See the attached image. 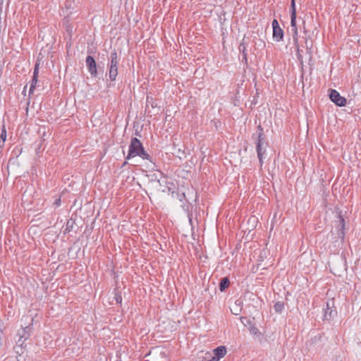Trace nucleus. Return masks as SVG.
<instances>
[{
  "label": "nucleus",
  "instance_id": "nucleus-27",
  "mask_svg": "<svg viewBox=\"0 0 361 361\" xmlns=\"http://www.w3.org/2000/svg\"><path fill=\"white\" fill-rule=\"evenodd\" d=\"M219 360L216 359V357L214 355V356L209 361H219Z\"/></svg>",
  "mask_w": 361,
  "mask_h": 361
},
{
  "label": "nucleus",
  "instance_id": "nucleus-3",
  "mask_svg": "<svg viewBox=\"0 0 361 361\" xmlns=\"http://www.w3.org/2000/svg\"><path fill=\"white\" fill-rule=\"evenodd\" d=\"M119 56L117 51L114 49L110 55V61L109 63V76L111 81H115L118 75V64Z\"/></svg>",
  "mask_w": 361,
  "mask_h": 361
},
{
  "label": "nucleus",
  "instance_id": "nucleus-14",
  "mask_svg": "<svg viewBox=\"0 0 361 361\" xmlns=\"http://www.w3.org/2000/svg\"><path fill=\"white\" fill-rule=\"evenodd\" d=\"M337 314V312L336 310L333 308H326L324 310V317L326 320H330L334 318Z\"/></svg>",
  "mask_w": 361,
  "mask_h": 361
},
{
  "label": "nucleus",
  "instance_id": "nucleus-12",
  "mask_svg": "<svg viewBox=\"0 0 361 361\" xmlns=\"http://www.w3.org/2000/svg\"><path fill=\"white\" fill-rule=\"evenodd\" d=\"M273 38L276 42H281L283 39V30L281 28L273 30Z\"/></svg>",
  "mask_w": 361,
  "mask_h": 361
},
{
  "label": "nucleus",
  "instance_id": "nucleus-1",
  "mask_svg": "<svg viewBox=\"0 0 361 361\" xmlns=\"http://www.w3.org/2000/svg\"><path fill=\"white\" fill-rule=\"evenodd\" d=\"M137 156L142 159H147L152 162L151 156L145 150L140 140L137 137H132L129 145L128 153L126 159H130Z\"/></svg>",
  "mask_w": 361,
  "mask_h": 361
},
{
  "label": "nucleus",
  "instance_id": "nucleus-7",
  "mask_svg": "<svg viewBox=\"0 0 361 361\" xmlns=\"http://www.w3.org/2000/svg\"><path fill=\"white\" fill-rule=\"evenodd\" d=\"M33 319H32V323L28 326L21 328L18 330L17 336H18V339H23L24 341H27L30 338L32 334V326Z\"/></svg>",
  "mask_w": 361,
  "mask_h": 361
},
{
  "label": "nucleus",
  "instance_id": "nucleus-31",
  "mask_svg": "<svg viewBox=\"0 0 361 361\" xmlns=\"http://www.w3.org/2000/svg\"><path fill=\"white\" fill-rule=\"evenodd\" d=\"M4 146V143L1 142V140H0V149L3 148Z\"/></svg>",
  "mask_w": 361,
  "mask_h": 361
},
{
  "label": "nucleus",
  "instance_id": "nucleus-5",
  "mask_svg": "<svg viewBox=\"0 0 361 361\" xmlns=\"http://www.w3.org/2000/svg\"><path fill=\"white\" fill-rule=\"evenodd\" d=\"M329 98L331 102L338 106H344L346 104V99L341 97L339 92L336 90H331L329 92Z\"/></svg>",
  "mask_w": 361,
  "mask_h": 361
},
{
  "label": "nucleus",
  "instance_id": "nucleus-6",
  "mask_svg": "<svg viewBox=\"0 0 361 361\" xmlns=\"http://www.w3.org/2000/svg\"><path fill=\"white\" fill-rule=\"evenodd\" d=\"M86 66L87 68V70L91 75L92 77H97V63L94 60V59L92 56L88 55L86 57L85 59Z\"/></svg>",
  "mask_w": 361,
  "mask_h": 361
},
{
  "label": "nucleus",
  "instance_id": "nucleus-16",
  "mask_svg": "<svg viewBox=\"0 0 361 361\" xmlns=\"http://www.w3.org/2000/svg\"><path fill=\"white\" fill-rule=\"evenodd\" d=\"M75 221L72 219L68 220L64 230V233H70L73 229Z\"/></svg>",
  "mask_w": 361,
  "mask_h": 361
},
{
  "label": "nucleus",
  "instance_id": "nucleus-29",
  "mask_svg": "<svg viewBox=\"0 0 361 361\" xmlns=\"http://www.w3.org/2000/svg\"><path fill=\"white\" fill-rule=\"evenodd\" d=\"M302 24H303V31H304V33L306 34L307 33V30H306L305 26V22L304 20L302 21Z\"/></svg>",
  "mask_w": 361,
  "mask_h": 361
},
{
  "label": "nucleus",
  "instance_id": "nucleus-28",
  "mask_svg": "<svg viewBox=\"0 0 361 361\" xmlns=\"http://www.w3.org/2000/svg\"><path fill=\"white\" fill-rule=\"evenodd\" d=\"M2 335H3V332L0 329V346L1 345L2 343H1V340H2Z\"/></svg>",
  "mask_w": 361,
  "mask_h": 361
},
{
  "label": "nucleus",
  "instance_id": "nucleus-11",
  "mask_svg": "<svg viewBox=\"0 0 361 361\" xmlns=\"http://www.w3.org/2000/svg\"><path fill=\"white\" fill-rule=\"evenodd\" d=\"M213 353L216 359L220 360L226 354V348L224 345L218 346L213 350Z\"/></svg>",
  "mask_w": 361,
  "mask_h": 361
},
{
  "label": "nucleus",
  "instance_id": "nucleus-19",
  "mask_svg": "<svg viewBox=\"0 0 361 361\" xmlns=\"http://www.w3.org/2000/svg\"><path fill=\"white\" fill-rule=\"evenodd\" d=\"M6 140V130L5 128V126H3V128L1 129V132L0 133V140H1V142L5 143Z\"/></svg>",
  "mask_w": 361,
  "mask_h": 361
},
{
  "label": "nucleus",
  "instance_id": "nucleus-26",
  "mask_svg": "<svg viewBox=\"0 0 361 361\" xmlns=\"http://www.w3.org/2000/svg\"><path fill=\"white\" fill-rule=\"evenodd\" d=\"M257 331H258V329H257V328H256V327H254V328H252V329H251V332H252V334H256L257 333Z\"/></svg>",
  "mask_w": 361,
  "mask_h": 361
},
{
  "label": "nucleus",
  "instance_id": "nucleus-21",
  "mask_svg": "<svg viewBox=\"0 0 361 361\" xmlns=\"http://www.w3.org/2000/svg\"><path fill=\"white\" fill-rule=\"evenodd\" d=\"M310 38V37H305V45H306V48H307V52L309 53L310 54H311V49H312V44L310 43L309 44L308 42V39Z\"/></svg>",
  "mask_w": 361,
  "mask_h": 361
},
{
  "label": "nucleus",
  "instance_id": "nucleus-4",
  "mask_svg": "<svg viewBox=\"0 0 361 361\" xmlns=\"http://www.w3.org/2000/svg\"><path fill=\"white\" fill-rule=\"evenodd\" d=\"M290 27H291V31L293 32L292 37H293V44H296V45H297L299 37H298V26H297V23H296V8H295V0H291V4H290Z\"/></svg>",
  "mask_w": 361,
  "mask_h": 361
},
{
  "label": "nucleus",
  "instance_id": "nucleus-9",
  "mask_svg": "<svg viewBox=\"0 0 361 361\" xmlns=\"http://www.w3.org/2000/svg\"><path fill=\"white\" fill-rule=\"evenodd\" d=\"M39 63L37 61L35 63V68H34L32 80L31 85L30 87V93H32L33 92V90L35 87V85L37 82V77H38V73H39Z\"/></svg>",
  "mask_w": 361,
  "mask_h": 361
},
{
  "label": "nucleus",
  "instance_id": "nucleus-2",
  "mask_svg": "<svg viewBox=\"0 0 361 361\" xmlns=\"http://www.w3.org/2000/svg\"><path fill=\"white\" fill-rule=\"evenodd\" d=\"M252 138L256 139L255 144L257 157L259 159L260 166H262L264 154H265L267 147L268 146V142L266 141L264 129L261 125L257 126L256 133L252 135Z\"/></svg>",
  "mask_w": 361,
  "mask_h": 361
},
{
  "label": "nucleus",
  "instance_id": "nucleus-22",
  "mask_svg": "<svg viewBox=\"0 0 361 361\" xmlns=\"http://www.w3.org/2000/svg\"><path fill=\"white\" fill-rule=\"evenodd\" d=\"M65 6H66V11H64V13L66 12V15L69 16L70 14L72 13V11H69V9L71 8V4H68V1H66Z\"/></svg>",
  "mask_w": 361,
  "mask_h": 361
},
{
  "label": "nucleus",
  "instance_id": "nucleus-18",
  "mask_svg": "<svg viewBox=\"0 0 361 361\" xmlns=\"http://www.w3.org/2000/svg\"><path fill=\"white\" fill-rule=\"evenodd\" d=\"M274 307L276 312H281L284 308V303L283 302L278 301L275 303Z\"/></svg>",
  "mask_w": 361,
  "mask_h": 361
},
{
  "label": "nucleus",
  "instance_id": "nucleus-30",
  "mask_svg": "<svg viewBox=\"0 0 361 361\" xmlns=\"http://www.w3.org/2000/svg\"><path fill=\"white\" fill-rule=\"evenodd\" d=\"M2 74H3V67L1 66H0V78H1L2 76Z\"/></svg>",
  "mask_w": 361,
  "mask_h": 361
},
{
  "label": "nucleus",
  "instance_id": "nucleus-15",
  "mask_svg": "<svg viewBox=\"0 0 361 361\" xmlns=\"http://www.w3.org/2000/svg\"><path fill=\"white\" fill-rule=\"evenodd\" d=\"M230 285V280L227 277L223 278L219 283V290L223 292Z\"/></svg>",
  "mask_w": 361,
  "mask_h": 361
},
{
  "label": "nucleus",
  "instance_id": "nucleus-13",
  "mask_svg": "<svg viewBox=\"0 0 361 361\" xmlns=\"http://www.w3.org/2000/svg\"><path fill=\"white\" fill-rule=\"evenodd\" d=\"M238 49H239V51L243 55V59L242 61L243 62H245V63H247V49H246V46H245V44L244 42V39L243 40V42L239 44V47H238Z\"/></svg>",
  "mask_w": 361,
  "mask_h": 361
},
{
  "label": "nucleus",
  "instance_id": "nucleus-20",
  "mask_svg": "<svg viewBox=\"0 0 361 361\" xmlns=\"http://www.w3.org/2000/svg\"><path fill=\"white\" fill-rule=\"evenodd\" d=\"M114 299L118 304H121L122 302V296L119 291L116 289L115 290Z\"/></svg>",
  "mask_w": 361,
  "mask_h": 361
},
{
  "label": "nucleus",
  "instance_id": "nucleus-24",
  "mask_svg": "<svg viewBox=\"0 0 361 361\" xmlns=\"http://www.w3.org/2000/svg\"><path fill=\"white\" fill-rule=\"evenodd\" d=\"M272 27H273V30H274V29H275V28H279V27H280L279 24V22L277 21V20L274 19V20L272 21Z\"/></svg>",
  "mask_w": 361,
  "mask_h": 361
},
{
  "label": "nucleus",
  "instance_id": "nucleus-25",
  "mask_svg": "<svg viewBox=\"0 0 361 361\" xmlns=\"http://www.w3.org/2000/svg\"><path fill=\"white\" fill-rule=\"evenodd\" d=\"M334 307V301L329 300L326 302V308H333Z\"/></svg>",
  "mask_w": 361,
  "mask_h": 361
},
{
  "label": "nucleus",
  "instance_id": "nucleus-23",
  "mask_svg": "<svg viewBox=\"0 0 361 361\" xmlns=\"http://www.w3.org/2000/svg\"><path fill=\"white\" fill-rule=\"evenodd\" d=\"M61 197H57V198L54 200V203H53V205H54V207H59V206L61 205Z\"/></svg>",
  "mask_w": 361,
  "mask_h": 361
},
{
  "label": "nucleus",
  "instance_id": "nucleus-10",
  "mask_svg": "<svg viewBox=\"0 0 361 361\" xmlns=\"http://www.w3.org/2000/svg\"><path fill=\"white\" fill-rule=\"evenodd\" d=\"M25 342V341L23 339H18V341H16L17 345L15 347V352L17 354L20 355L24 353L27 346Z\"/></svg>",
  "mask_w": 361,
  "mask_h": 361
},
{
  "label": "nucleus",
  "instance_id": "nucleus-8",
  "mask_svg": "<svg viewBox=\"0 0 361 361\" xmlns=\"http://www.w3.org/2000/svg\"><path fill=\"white\" fill-rule=\"evenodd\" d=\"M338 221L336 226L338 237L343 238L345 236V220L341 214H338Z\"/></svg>",
  "mask_w": 361,
  "mask_h": 361
},
{
  "label": "nucleus",
  "instance_id": "nucleus-17",
  "mask_svg": "<svg viewBox=\"0 0 361 361\" xmlns=\"http://www.w3.org/2000/svg\"><path fill=\"white\" fill-rule=\"evenodd\" d=\"M294 47L296 49V55H297L298 59L300 61V64L303 65V59H302V56L300 53L301 50L300 49L299 43L298 42L297 45H296V44H294Z\"/></svg>",
  "mask_w": 361,
  "mask_h": 361
}]
</instances>
